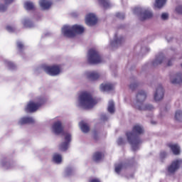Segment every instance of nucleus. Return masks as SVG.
I'll return each instance as SVG.
<instances>
[{
  "mask_svg": "<svg viewBox=\"0 0 182 182\" xmlns=\"http://www.w3.org/2000/svg\"><path fill=\"white\" fill-rule=\"evenodd\" d=\"M45 70L50 76H56L60 73V66L56 65L47 66L45 67Z\"/></svg>",
  "mask_w": 182,
  "mask_h": 182,
  "instance_id": "6e6552de",
  "label": "nucleus"
},
{
  "mask_svg": "<svg viewBox=\"0 0 182 182\" xmlns=\"http://www.w3.org/2000/svg\"><path fill=\"white\" fill-rule=\"evenodd\" d=\"M175 120H176V122H182V111L178 110L176 112Z\"/></svg>",
  "mask_w": 182,
  "mask_h": 182,
  "instance_id": "cd10ccee",
  "label": "nucleus"
},
{
  "mask_svg": "<svg viewBox=\"0 0 182 182\" xmlns=\"http://www.w3.org/2000/svg\"><path fill=\"white\" fill-rule=\"evenodd\" d=\"M113 89H114V85L111 83L102 84L100 85L102 92H109V90H113Z\"/></svg>",
  "mask_w": 182,
  "mask_h": 182,
  "instance_id": "2eb2a0df",
  "label": "nucleus"
},
{
  "mask_svg": "<svg viewBox=\"0 0 182 182\" xmlns=\"http://www.w3.org/2000/svg\"><path fill=\"white\" fill-rule=\"evenodd\" d=\"M151 18H153V13L150 11L145 10L141 14V21H146V19H150Z\"/></svg>",
  "mask_w": 182,
  "mask_h": 182,
  "instance_id": "f3484780",
  "label": "nucleus"
},
{
  "mask_svg": "<svg viewBox=\"0 0 182 182\" xmlns=\"http://www.w3.org/2000/svg\"><path fill=\"white\" fill-rule=\"evenodd\" d=\"M70 140H72L70 134H67L65 136V141L61 143V144L60 145V150H62V151H66V150H68L69 147Z\"/></svg>",
  "mask_w": 182,
  "mask_h": 182,
  "instance_id": "9d476101",
  "label": "nucleus"
},
{
  "mask_svg": "<svg viewBox=\"0 0 182 182\" xmlns=\"http://www.w3.org/2000/svg\"><path fill=\"white\" fill-rule=\"evenodd\" d=\"M137 86H139V85L136 82H134L129 85V87H130V89H132V90H134V89H136V87H137Z\"/></svg>",
  "mask_w": 182,
  "mask_h": 182,
  "instance_id": "e433bc0d",
  "label": "nucleus"
},
{
  "mask_svg": "<svg viewBox=\"0 0 182 182\" xmlns=\"http://www.w3.org/2000/svg\"><path fill=\"white\" fill-rule=\"evenodd\" d=\"M147 97V94L143 90L139 91L136 94V103L134 104L132 106L135 109H137V110H153L154 107H153V105H144L143 104V102L146 100Z\"/></svg>",
  "mask_w": 182,
  "mask_h": 182,
  "instance_id": "7ed1b4c3",
  "label": "nucleus"
},
{
  "mask_svg": "<svg viewBox=\"0 0 182 182\" xmlns=\"http://www.w3.org/2000/svg\"><path fill=\"white\" fill-rule=\"evenodd\" d=\"M139 9H140L136 8V9H134V11H139Z\"/></svg>",
  "mask_w": 182,
  "mask_h": 182,
  "instance_id": "c03bdc74",
  "label": "nucleus"
},
{
  "mask_svg": "<svg viewBox=\"0 0 182 182\" xmlns=\"http://www.w3.org/2000/svg\"><path fill=\"white\" fill-rule=\"evenodd\" d=\"M176 11L177 14H179L180 15H182V6H178L176 8Z\"/></svg>",
  "mask_w": 182,
  "mask_h": 182,
  "instance_id": "c9c22d12",
  "label": "nucleus"
},
{
  "mask_svg": "<svg viewBox=\"0 0 182 182\" xmlns=\"http://www.w3.org/2000/svg\"><path fill=\"white\" fill-rule=\"evenodd\" d=\"M89 182H100V180L99 178H92Z\"/></svg>",
  "mask_w": 182,
  "mask_h": 182,
  "instance_id": "a19ab883",
  "label": "nucleus"
},
{
  "mask_svg": "<svg viewBox=\"0 0 182 182\" xmlns=\"http://www.w3.org/2000/svg\"><path fill=\"white\" fill-rule=\"evenodd\" d=\"M118 144H123V138H119Z\"/></svg>",
  "mask_w": 182,
  "mask_h": 182,
  "instance_id": "79ce46f5",
  "label": "nucleus"
},
{
  "mask_svg": "<svg viewBox=\"0 0 182 182\" xmlns=\"http://www.w3.org/2000/svg\"><path fill=\"white\" fill-rule=\"evenodd\" d=\"M124 38L123 37H120L117 38V36H115L114 40L111 42V45L112 46H117V45H122L123 43Z\"/></svg>",
  "mask_w": 182,
  "mask_h": 182,
  "instance_id": "5701e85b",
  "label": "nucleus"
},
{
  "mask_svg": "<svg viewBox=\"0 0 182 182\" xmlns=\"http://www.w3.org/2000/svg\"><path fill=\"white\" fill-rule=\"evenodd\" d=\"M144 129L139 124H136L132 128V132H126L128 143L132 146V150L136 151L139 149V145L141 144V139L139 134H143Z\"/></svg>",
  "mask_w": 182,
  "mask_h": 182,
  "instance_id": "f257e3e1",
  "label": "nucleus"
},
{
  "mask_svg": "<svg viewBox=\"0 0 182 182\" xmlns=\"http://www.w3.org/2000/svg\"><path fill=\"white\" fill-rule=\"evenodd\" d=\"M23 23L24 28H32V26H33V23L29 19H25Z\"/></svg>",
  "mask_w": 182,
  "mask_h": 182,
  "instance_id": "7c9ffc66",
  "label": "nucleus"
},
{
  "mask_svg": "<svg viewBox=\"0 0 182 182\" xmlns=\"http://www.w3.org/2000/svg\"><path fill=\"white\" fill-rule=\"evenodd\" d=\"M166 2L167 0H156L154 6L155 8H158V9H161L162 6H164V5H166Z\"/></svg>",
  "mask_w": 182,
  "mask_h": 182,
  "instance_id": "393cba45",
  "label": "nucleus"
},
{
  "mask_svg": "<svg viewBox=\"0 0 182 182\" xmlns=\"http://www.w3.org/2000/svg\"><path fill=\"white\" fill-rule=\"evenodd\" d=\"M167 147L171 149L173 154L175 156H178L180 153H181L180 146L178 145V144H173L171 142L166 144Z\"/></svg>",
  "mask_w": 182,
  "mask_h": 182,
  "instance_id": "9b49d317",
  "label": "nucleus"
},
{
  "mask_svg": "<svg viewBox=\"0 0 182 182\" xmlns=\"http://www.w3.org/2000/svg\"><path fill=\"white\" fill-rule=\"evenodd\" d=\"M9 65L10 66V68H14V63H9Z\"/></svg>",
  "mask_w": 182,
  "mask_h": 182,
  "instance_id": "37998d69",
  "label": "nucleus"
},
{
  "mask_svg": "<svg viewBox=\"0 0 182 182\" xmlns=\"http://www.w3.org/2000/svg\"><path fill=\"white\" fill-rule=\"evenodd\" d=\"M43 103H45V99L43 98H40L37 102L30 101L25 107V112L26 113H34Z\"/></svg>",
  "mask_w": 182,
  "mask_h": 182,
  "instance_id": "423d86ee",
  "label": "nucleus"
},
{
  "mask_svg": "<svg viewBox=\"0 0 182 182\" xmlns=\"http://www.w3.org/2000/svg\"><path fill=\"white\" fill-rule=\"evenodd\" d=\"M94 134H95V135H96V131H95V132H94Z\"/></svg>",
  "mask_w": 182,
  "mask_h": 182,
  "instance_id": "49530a36",
  "label": "nucleus"
},
{
  "mask_svg": "<svg viewBox=\"0 0 182 182\" xmlns=\"http://www.w3.org/2000/svg\"><path fill=\"white\" fill-rule=\"evenodd\" d=\"M87 62L90 65H97L98 63H102L103 60L96 49L91 48L88 51Z\"/></svg>",
  "mask_w": 182,
  "mask_h": 182,
  "instance_id": "39448f33",
  "label": "nucleus"
},
{
  "mask_svg": "<svg viewBox=\"0 0 182 182\" xmlns=\"http://www.w3.org/2000/svg\"><path fill=\"white\" fill-rule=\"evenodd\" d=\"M16 45H17V48H18V50H23V43H22V42L18 41Z\"/></svg>",
  "mask_w": 182,
  "mask_h": 182,
  "instance_id": "72a5a7b5",
  "label": "nucleus"
},
{
  "mask_svg": "<svg viewBox=\"0 0 182 182\" xmlns=\"http://www.w3.org/2000/svg\"><path fill=\"white\" fill-rule=\"evenodd\" d=\"M159 157L161 160H164L167 157V152L165 151H161L159 154Z\"/></svg>",
  "mask_w": 182,
  "mask_h": 182,
  "instance_id": "2f4dec72",
  "label": "nucleus"
},
{
  "mask_svg": "<svg viewBox=\"0 0 182 182\" xmlns=\"http://www.w3.org/2000/svg\"><path fill=\"white\" fill-rule=\"evenodd\" d=\"M40 6L43 9H49L52 6V1L48 0H40Z\"/></svg>",
  "mask_w": 182,
  "mask_h": 182,
  "instance_id": "dca6fc26",
  "label": "nucleus"
},
{
  "mask_svg": "<svg viewBox=\"0 0 182 182\" xmlns=\"http://www.w3.org/2000/svg\"><path fill=\"white\" fill-rule=\"evenodd\" d=\"M173 85H181L182 74L181 73L176 75L175 79L171 81Z\"/></svg>",
  "mask_w": 182,
  "mask_h": 182,
  "instance_id": "aec40b11",
  "label": "nucleus"
},
{
  "mask_svg": "<svg viewBox=\"0 0 182 182\" xmlns=\"http://www.w3.org/2000/svg\"><path fill=\"white\" fill-rule=\"evenodd\" d=\"M182 163L181 159H176L171 162V164L167 167V171L169 174H174Z\"/></svg>",
  "mask_w": 182,
  "mask_h": 182,
  "instance_id": "0eeeda50",
  "label": "nucleus"
},
{
  "mask_svg": "<svg viewBox=\"0 0 182 182\" xmlns=\"http://www.w3.org/2000/svg\"><path fill=\"white\" fill-rule=\"evenodd\" d=\"M161 19H163L164 21L168 19V14L167 13H163L161 15Z\"/></svg>",
  "mask_w": 182,
  "mask_h": 182,
  "instance_id": "4c0bfd02",
  "label": "nucleus"
},
{
  "mask_svg": "<svg viewBox=\"0 0 182 182\" xmlns=\"http://www.w3.org/2000/svg\"><path fill=\"white\" fill-rule=\"evenodd\" d=\"M123 168H126L125 164L120 163V164H115L114 170H115V173H117V174H120V171H122V170H123Z\"/></svg>",
  "mask_w": 182,
  "mask_h": 182,
  "instance_id": "b1692460",
  "label": "nucleus"
},
{
  "mask_svg": "<svg viewBox=\"0 0 182 182\" xmlns=\"http://www.w3.org/2000/svg\"><path fill=\"white\" fill-rule=\"evenodd\" d=\"M6 30L9 31V32H14V28L12 26H6Z\"/></svg>",
  "mask_w": 182,
  "mask_h": 182,
  "instance_id": "ea45409f",
  "label": "nucleus"
},
{
  "mask_svg": "<svg viewBox=\"0 0 182 182\" xmlns=\"http://www.w3.org/2000/svg\"><path fill=\"white\" fill-rule=\"evenodd\" d=\"M164 60H166V58L162 57L161 59L156 58L155 63L156 65H161V63H163V62H164Z\"/></svg>",
  "mask_w": 182,
  "mask_h": 182,
  "instance_id": "473e14b6",
  "label": "nucleus"
},
{
  "mask_svg": "<svg viewBox=\"0 0 182 182\" xmlns=\"http://www.w3.org/2000/svg\"><path fill=\"white\" fill-rule=\"evenodd\" d=\"M85 22L89 26H93L97 23V17L93 14H90L87 16Z\"/></svg>",
  "mask_w": 182,
  "mask_h": 182,
  "instance_id": "f8f14e48",
  "label": "nucleus"
},
{
  "mask_svg": "<svg viewBox=\"0 0 182 182\" xmlns=\"http://www.w3.org/2000/svg\"><path fill=\"white\" fill-rule=\"evenodd\" d=\"M85 75L89 80H97L100 75L96 71H87L85 73Z\"/></svg>",
  "mask_w": 182,
  "mask_h": 182,
  "instance_id": "4468645a",
  "label": "nucleus"
},
{
  "mask_svg": "<svg viewBox=\"0 0 182 182\" xmlns=\"http://www.w3.org/2000/svg\"><path fill=\"white\" fill-rule=\"evenodd\" d=\"M19 124H29L33 123V118L30 117H24L21 118L19 122Z\"/></svg>",
  "mask_w": 182,
  "mask_h": 182,
  "instance_id": "6ab92c4d",
  "label": "nucleus"
},
{
  "mask_svg": "<svg viewBox=\"0 0 182 182\" xmlns=\"http://www.w3.org/2000/svg\"><path fill=\"white\" fill-rule=\"evenodd\" d=\"M53 160L55 163H57V164H59L62 163V156H60V154H55L53 157Z\"/></svg>",
  "mask_w": 182,
  "mask_h": 182,
  "instance_id": "bb28decb",
  "label": "nucleus"
},
{
  "mask_svg": "<svg viewBox=\"0 0 182 182\" xmlns=\"http://www.w3.org/2000/svg\"><path fill=\"white\" fill-rule=\"evenodd\" d=\"M80 127L83 133H89L90 130L89 125L83 122H80Z\"/></svg>",
  "mask_w": 182,
  "mask_h": 182,
  "instance_id": "412c9836",
  "label": "nucleus"
},
{
  "mask_svg": "<svg viewBox=\"0 0 182 182\" xmlns=\"http://www.w3.org/2000/svg\"><path fill=\"white\" fill-rule=\"evenodd\" d=\"M173 62H174V58L168 60L166 63V66H171V65H173Z\"/></svg>",
  "mask_w": 182,
  "mask_h": 182,
  "instance_id": "58836bf2",
  "label": "nucleus"
},
{
  "mask_svg": "<svg viewBox=\"0 0 182 182\" xmlns=\"http://www.w3.org/2000/svg\"><path fill=\"white\" fill-rule=\"evenodd\" d=\"M164 97V89L161 85H159L155 92L154 99L156 102H160Z\"/></svg>",
  "mask_w": 182,
  "mask_h": 182,
  "instance_id": "1a4fd4ad",
  "label": "nucleus"
},
{
  "mask_svg": "<svg viewBox=\"0 0 182 182\" xmlns=\"http://www.w3.org/2000/svg\"><path fill=\"white\" fill-rule=\"evenodd\" d=\"M63 34L65 38H75L76 35H81L85 32V28L77 24L73 26H65L62 29Z\"/></svg>",
  "mask_w": 182,
  "mask_h": 182,
  "instance_id": "20e7f679",
  "label": "nucleus"
},
{
  "mask_svg": "<svg viewBox=\"0 0 182 182\" xmlns=\"http://www.w3.org/2000/svg\"><path fill=\"white\" fill-rule=\"evenodd\" d=\"M104 158H105V154L100 151H97L94 153L92 156V159L94 161H100V160H102Z\"/></svg>",
  "mask_w": 182,
  "mask_h": 182,
  "instance_id": "a211bd4d",
  "label": "nucleus"
},
{
  "mask_svg": "<svg viewBox=\"0 0 182 182\" xmlns=\"http://www.w3.org/2000/svg\"><path fill=\"white\" fill-rule=\"evenodd\" d=\"M24 7L27 11H33V9H35V6L33 5V3L31 1H26L24 4Z\"/></svg>",
  "mask_w": 182,
  "mask_h": 182,
  "instance_id": "a878e982",
  "label": "nucleus"
},
{
  "mask_svg": "<svg viewBox=\"0 0 182 182\" xmlns=\"http://www.w3.org/2000/svg\"><path fill=\"white\" fill-rule=\"evenodd\" d=\"M53 129L55 134L63 133V126L62 125V122L60 121L55 122L53 125Z\"/></svg>",
  "mask_w": 182,
  "mask_h": 182,
  "instance_id": "ddd939ff",
  "label": "nucleus"
},
{
  "mask_svg": "<svg viewBox=\"0 0 182 182\" xmlns=\"http://www.w3.org/2000/svg\"><path fill=\"white\" fill-rule=\"evenodd\" d=\"M116 16L119 18V19H124L125 18V15L123 13H117Z\"/></svg>",
  "mask_w": 182,
  "mask_h": 182,
  "instance_id": "f704fd0d",
  "label": "nucleus"
},
{
  "mask_svg": "<svg viewBox=\"0 0 182 182\" xmlns=\"http://www.w3.org/2000/svg\"><path fill=\"white\" fill-rule=\"evenodd\" d=\"M78 102L80 106L83 109H92L97 101L92 96L91 93L87 92H82L80 93L78 97Z\"/></svg>",
  "mask_w": 182,
  "mask_h": 182,
  "instance_id": "f03ea898",
  "label": "nucleus"
},
{
  "mask_svg": "<svg viewBox=\"0 0 182 182\" xmlns=\"http://www.w3.org/2000/svg\"><path fill=\"white\" fill-rule=\"evenodd\" d=\"M98 2L102 5L103 8H110V2H109V0H98Z\"/></svg>",
  "mask_w": 182,
  "mask_h": 182,
  "instance_id": "c85d7f7f",
  "label": "nucleus"
},
{
  "mask_svg": "<svg viewBox=\"0 0 182 182\" xmlns=\"http://www.w3.org/2000/svg\"><path fill=\"white\" fill-rule=\"evenodd\" d=\"M5 5L4 4H0V12H5L6 9H8V6L9 4H12L14 2V0H4Z\"/></svg>",
  "mask_w": 182,
  "mask_h": 182,
  "instance_id": "4be33fe9",
  "label": "nucleus"
},
{
  "mask_svg": "<svg viewBox=\"0 0 182 182\" xmlns=\"http://www.w3.org/2000/svg\"><path fill=\"white\" fill-rule=\"evenodd\" d=\"M151 123H152V124H156V122H152Z\"/></svg>",
  "mask_w": 182,
  "mask_h": 182,
  "instance_id": "a18cd8bd",
  "label": "nucleus"
},
{
  "mask_svg": "<svg viewBox=\"0 0 182 182\" xmlns=\"http://www.w3.org/2000/svg\"><path fill=\"white\" fill-rule=\"evenodd\" d=\"M108 112L111 114L114 113V102L113 101L109 102Z\"/></svg>",
  "mask_w": 182,
  "mask_h": 182,
  "instance_id": "c756f323",
  "label": "nucleus"
}]
</instances>
